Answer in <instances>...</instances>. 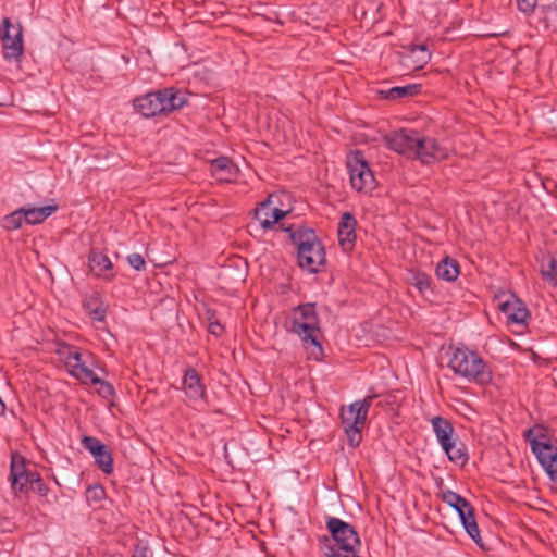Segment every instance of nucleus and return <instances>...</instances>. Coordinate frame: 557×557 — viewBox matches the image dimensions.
Segmentation results:
<instances>
[{"label": "nucleus", "instance_id": "1", "mask_svg": "<svg viewBox=\"0 0 557 557\" xmlns=\"http://www.w3.org/2000/svg\"><path fill=\"white\" fill-rule=\"evenodd\" d=\"M280 228L288 233L292 243L297 248V260L300 268L317 273L325 262L324 247L313 228L306 225L280 224Z\"/></svg>", "mask_w": 557, "mask_h": 557}, {"label": "nucleus", "instance_id": "2", "mask_svg": "<svg viewBox=\"0 0 557 557\" xmlns=\"http://www.w3.org/2000/svg\"><path fill=\"white\" fill-rule=\"evenodd\" d=\"M188 101L186 94L174 87L147 92L133 100L136 112L144 117L164 116L183 108Z\"/></svg>", "mask_w": 557, "mask_h": 557}, {"label": "nucleus", "instance_id": "3", "mask_svg": "<svg viewBox=\"0 0 557 557\" xmlns=\"http://www.w3.org/2000/svg\"><path fill=\"white\" fill-rule=\"evenodd\" d=\"M289 330L299 336L304 347L309 351L310 358L314 360L321 359L323 349L318 341L320 321L317 314L315 304L307 302L296 307Z\"/></svg>", "mask_w": 557, "mask_h": 557}, {"label": "nucleus", "instance_id": "4", "mask_svg": "<svg viewBox=\"0 0 557 557\" xmlns=\"http://www.w3.org/2000/svg\"><path fill=\"white\" fill-rule=\"evenodd\" d=\"M448 367L455 374L480 386H486L493 380V372L488 363L478 351L465 346L457 347L454 350L448 361Z\"/></svg>", "mask_w": 557, "mask_h": 557}, {"label": "nucleus", "instance_id": "5", "mask_svg": "<svg viewBox=\"0 0 557 557\" xmlns=\"http://www.w3.org/2000/svg\"><path fill=\"white\" fill-rule=\"evenodd\" d=\"M442 500L457 511L467 534L482 547V537L474 516L475 510L471 503L450 490L442 493Z\"/></svg>", "mask_w": 557, "mask_h": 557}, {"label": "nucleus", "instance_id": "6", "mask_svg": "<svg viewBox=\"0 0 557 557\" xmlns=\"http://www.w3.org/2000/svg\"><path fill=\"white\" fill-rule=\"evenodd\" d=\"M350 184L354 189L368 193L375 188V177L361 151H356L347 160Z\"/></svg>", "mask_w": 557, "mask_h": 557}, {"label": "nucleus", "instance_id": "7", "mask_svg": "<svg viewBox=\"0 0 557 557\" xmlns=\"http://www.w3.org/2000/svg\"><path fill=\"white\" fill-rule=\"evenodd\" d=\"M2 51L4 59L20 63L24 55L23 27L20 22L2 18Z\"/></svg>", "mask_w": 557, "mask_h": 557}, {"label": "nucleus", "instance_id": "8", "mask_svg": "<svg viewBox=\"0 0 557 557\" xmlns=\"http://www.w3.org/2000/svg\"><path fill=\"white\" fill-rule=\"evenodd\" d=\"M26 466V458L17 451L11 453L9 482L15 496L29 493L30 474H35Z\"/></svg>", "mask_w": 557, "mask_h": 557}, {"label": "nucleus", "instance_id": "9", "mask_svg": "<svg viewBox=\"0 0 557 557\" xmlns=\"http://www.w3.org/2000/svg\"><path fill=\"white\" fill-rule=\"evenodd\" d=\"M419 133L416 129L401 128L397 132L386 135L384 143L386 147L399 154L413 158L416 145L420 143Z\"/></svg>", "mask_w": 557, "mask_h": 557}, {"label": "nucleus", "instance_id": "10", "mask_svg": "<svg viewBox=\"0 0 557 557\" xmlns=\"http://www.w3.org/2000/svg\"><path fill=\"white\" fill-rule=\"evenodd\" d=\"M276 196L269 195L255 210V218L263 230H272L288 213V210L277 208Z\"/></svg>", "mask_w": 557, "mask_h": 557}, {"label": "nucleus", "instance_id": "11", "mask_svg": "<svg viewBox=\"0 0 557 557\" xmlns=\"http://www.w3.org/2000/svg\"><path fill=\"white\" fill-rule=\"evenodd\" d=\"M58 354L63 359L70 374L82 383H86V379L91 375L92 370L82 360L78 348L69 344H61Z\"/></svg>", "mask_w": 557, "mask_h": 557}, {"label": "nucleus", "instance_id": "12", "mask_svg": "<svg viewBox=\"0 0 557 557\" xmlns=\"http://www.w3.org/2000/svg\"><path fill=\"white\" fill-rule=\"evenodd\" d=\"M375 398V395H370L347 407H342L339 412L342 426H364L369 409Z\"/></svg>", "mask_w": 557, "mask_h": 557}, {"label": "nucleus", "instance_id": "13", "mask_svg": "<svg viewBox=\"0 0 557 557\" xmlns=\"http://www.w3.org/2000/svg\"><path fill=\"white\" fill-rule=\"evenodd\" d=\"M82 446L92 455L95 463L102 472L106 474L113 472L112 453L99 438L85 435L82 438Z\"/></svg>", "mask_w": 557, "mask_h": 557}, {"label": "nucleus", "instance_id": "14", "mask_svg": "<svg viewBox=\"0 0 557 557\" xmlns=\"http://www.w3.org/2000/svg\"><path fill=\"white\" fill-rule=\"evenodd\" d=\"M419 140L413 158L419 159L423 164H431L448 158V149L440 145L435 138L419 133Z\"/></svg>", "mask_w": 557, "mask_h": 557}, {"label": "nucleus", "instance_id": "15", "mask_svg": "<svg viewBox=\"0 0 557 557\" xmlns=\"http://www.w3.org/2000/svg\"><path fill=\"white\" fill-rule=\"evenodd\" d=\"M524 438L530 444L536 457L541 456L542 453H550L552 449L556 448V446L552 444L548 429L543 424H535L528 429L524 432Z\"/></svg>", "mask_w": 557, "mask_h": 557}, {"label": "nucleus", "instance_id": "16", "mask_svg": "<svg viewBox=\"0 0 557 557\" xmlns=\"http://www.w3.org/2000/svg\"><path fill=\"white\" fill-rule=\"evenodd\" d=\"M183 389L189 400L199 401L206 399V387L202 383V377L194 368L185 370Z\"/></svg>", "mask_w": 557, "mask_h": 557}, {"label": "nucleus", "instance_id": "17", "mask_svg": "<svg viewBox=\"0 0 557 557\" xmlns=\"http://www.w3.org/2000/svg\"><path fill=\"white\" fill-rule=\"evenodd\" d=\"M356 227L357 220L355 215L350 212L343 213L338 223L337 234L339 245L345 251H349L354 248L357 237Z\"/></svg>", "mask_w": 557, "mask_h": 557}, {"label": "nucleus", "instance_id": "18", "mask_svg": "<svg viewBox=\"0 0 557 557\" xmlns=\"http://www.w3.org/2000/svg\"><path fill=\"white\" fill-rule=\"evenodd\" d=\"M82 307L88 317L95 322H104L107 307L103 304L100 293L94 290L83 297Z\"/></svg>", "mask_w": 557, "mask_h": 557}, {"label": "nucleus", "instance_id": "19", "mask_svg": "<svg viewBox=\"0 0 557 557\" xmlns=\"http://www.w3.org/2000/svg\"><path fill=\"white\" fill-rule=\"evenodd\" d=\"M500 311L506 315L508 322L516 324H524L530 317L528 308L513 295L511 300L508 299L499 304Z\"/></svg>", "mask_w": 557, "mask_h": 557}, {"label": "nucleus", "instance_id": "20", "mask_svg": "<svg viewBox=\"0 0 557 557\" xmlns=\"http://www.w3.org/2000/svg\"><path fill=\"white\" fill-rule=\"evenodd\" d=\"M421 90V84H409L406 86H395L388 89H380L377 90V96L380 99L395 101L414 97L419 95Z\"/></svg>", "mask_w": 557, "mask_h": 557}, {"label": "nucleus", "instance_id": "21", "mask_svg": "<svg viewBox=\"0 0 557 557\" xmlns=\"http://www.w3.org/2000/svg\"><path fill=\"white\" fill-rule=\"evenodd\" d=\"M213 176L223 182L233 181L238 173V168L227 157H219L211 162Z\"/></svg>", "mask_w": 557, "mask_h": 557}, {"label": "nucleus", "instance_id": "22", "mask_svg": "<svg viewBox=\"0 0 557 557\" xmlns=\"http://www.w3.org/2000/svg\"><path fill=\"white\" fill-rule=\"evenodd\" d=\"M88 263L90 271L95 273L97 276H102L107 280H112L114 274H107L108 271H111L113 265L111 260L104 253L96 250H91L88 257Z\"/></svg>", "mask_w": 557, "mask_h": 557}, {"label": "nucleus", "instance_id": "23", "mask_svg": "<svg viewBox=\"0 0 557 557\" xmlns=\"http://www.w3.org/2000/svg\"><path fill=\"white\" fill-rule=\"evenodd\" d=\"M405 58L409 62L407 65L420 70L431 60V52L424 44L410 45L408 46V54Z\"/></svg>", "mask_w": 557, "mask_h": 557}, {"label": "nucleus", "instance_id": "24", "mask_svg": "<svg viewBox=\"0 0 557 557\" xmlns=\"http://www.w3.org/2000/svg\"><path fill=\"white\" fill-rule=\"evenodd\" d=\"M431 423L441 446H449V442L453 441V424L447 419L440 416L434 417Z\"/></svg>", "mask_w": 557, "mask_h": 557}, {"label": "nucleus", "instance_id": "25", "mask_svg": "<svg viewBox=\"0 0 557 557\" xmlns=\"http://www.w3.org/2000/svg\"><path fill=\"white\" fill-rule=\"evenodd\" d=\"M436 275L446 282H454L460 273V265L456 259L445 257L436 265Z\"/></svg>", "mask_w": 557, "mask_h": 557}, {"label": "nucleus", "instance_id": "26", "mask_svg": "<svg viewBox=\"0 0 557 557\" xmlns=\"http://www.w3.org/2000/svg\"><path fill=\"white\" fill-rule=\"evenodd\" d=\"M23 210L24 222L30 225L42 223L47 218L58 210V206H45L40 208L29 207L21 208Z\"/></svg>", "mask_w": 557, "mask_h": 557}, {"label": "nucleus", "instance_id": "27", "mask_svg": "<svg viewBox=\"0 0 557 557\" xmlns=\"http://www.w3.org/2000/svg\"><path fill=\"white\" fill-rule=\"evenodd\" d=\"M408 282L424 297H426L428 294H434L433 281L431 276L422 271H411L408 277Z\"/></svg>", "mask_w": 557, "mask_h": 557}, {"label": "nucleus", "instance_id": "28", "mask_svg": "<svg viewBox=\"0 0 557 557\" xmlns=\"http://www.w3.org/2000/svg\"><path fill=\"white\" fill-rule=\"evenodd\" d=\"M448 459L456 465L465 466L468 461V453L466 446L460 443L457 445L454 441L449 442V446H442Z\"/></svg>", "mask_w": 557, "mask_h": 557}, {"label": "nucleus", "instance_id": "29", "mask_svg": "<svg viewBox=\"0 0 557 557\" xmlns=\"http://www.w3.org/2000/svg\"><path fill=\"white\" fill-rule=\"evenodd\" d=\"M536 458L545 469L549 479L557 483V447L552 449L550 453H542V455Z\"/></svg>", "mask_w": 557, "mask_h": 557}, {"label": "nucleus", "instance_id": "30", "mask_svg": "<svg viewBox=\"0 0 557 557\" xmlns=\"http://www.w3.org/2000/svg\"><path fill=\"white\" fill-rule=\"evenodd\" d=\"M87 383L98 385L99 387L97 392L104 399H111L115 395V389L113 385L108 381L98 377V375L94 371H91V375L86 379L85 384Z\"/></svg>", "mask_w": 557, "mask_h": 557}, {"label": "nucleus", "instance_id": "31", "mask_svg": "<svg viewBox=\"0 0 557 557\" xmlns=\"http://www.w3.org/2000/svg\"><path fill=\"white\" fill-rule=\"evenodd\" d=\"M540 272L544 281L554 286L557 285V260L554 257L549 256L542 261Z\"/></svg>", "mask_w": 557, "mask_h": 557}, {"label": "nucleus", "instance_id": "32", "mask_svg": "<svg viewBox=\"0 0 557 557\" xmlns=\"http://www.w3.org/2000/svg\"><path fill=\"white\" fill-rule=\"evenodd\" d=\"M29 491L36 493L40 497H46L49 493V487L45 484L42 478L38 472L35 474H30Z\"/></svg>", "mask_w": 557, "mask_h": 557}, {"label": "nucleus", "instance_id": "33", "mask_svg": "<svg viewBox=\"0 0 557 557\" xmlns=\"http://www.w3.org/2000/svg\"><path fill=\"white\" fill-rule=\"evenodd\" d=\"M24 222V215L23 210L20 208L15 210L14 212L8 214L4 218V224L3 227L7 230H17L22 226V223Z\"/></svg>", "mask_w": 557, "mask_h": 557}, {"label": "nucleus", "instance_id": "34", "mask_svg": "<svg viewBox=\"0 0 557 557\" xmlns=\"http://www.w3.org/2000/svg\"><path fill=\"white\" fill-rule=\"evenodd\" d=\"M208 331L215 336L222 335L224 327L216 319V314L213 310H207Z\"/></svg>", "mask_w": 557, "mask_h": 557}, {"label": "nucleus", "instance_id": "35", "mask_svg": "<svg viewBox=\"0 0 557 557\" xmlns=\"http://www.w3.org/2000/svg\"><path fill=\"white\" fill-rule=\"evenodd\" d=\"M345 433L348 437V444L355 448L357 447L361 442V431L363 426H343Z\"/></svg>", "mask_w": 557, "mask_h": 557}, {"label": "nucleus", "instance_id": "36", "mask_svg": "<svg viewBox=\"0 0 557 557\" xmlns=\"http://www.w3.org/2000/svg\"><path fill=\"white\" fill-rule=\"evenodd\" d=\"M128 264L136 271H143L146 269V261L140 253H131L127 256Z\"/></svg>", "mask_w": 557, "mask_h": 557}, {"label": "nucleus", "instance_id": "37", "mask_svg": "<svg viewBox=\"0 0 557 557\" xmlns=\"http://www.w3.org/2000/svg\"><path fill=\"white\" fill-rule=\"evenodd\" d=\"M537 4V0H517L518 10L531 14Z\"/></svg>", "mask_w": 557, "mask_h": 557}, {"label": "nucleus", "instance_id": "38", "mask_svg": "<svg viewBox=\"0 0 557 557\" xmlns=\"http://www.w3.org/2000/svg\"><path fill=\"white\" fill-rule=\"evenodd\" d=\"M149 548L148 546L137 543L134 547L132 557H148Z\"/></svg>", "mask_w": 557, "mask_h": 557}, {"label": "nucleus", "instance_id": "39", "mask_svg": "<svg viewBox=\"0 0 557 557\" xmlns=\"http://www.w3.org/2000/svg\"><path fill=\"white\" fill-rule=\"evenodd\" d=\"M94 493V498L100 499L104 495V490L101 486H95L90 490Z\"/></svg>", "mask_w": 557, "mask_h": 557}, {"label": "nucleus", "instance_id": "40", "mask_svg": "<svg viewBox=\"0 0 557 557\" xmlns=\"http://www.w3.org/2000/svg\"><path fill=\"white\" fill-rule=\"evenodd\" d=\"M1 406H2V414H3V413H4V411H5V404L2 401V403H1Z\"/></svg>", "mask_w": 557, "mask_h": 557}]
</instances>
